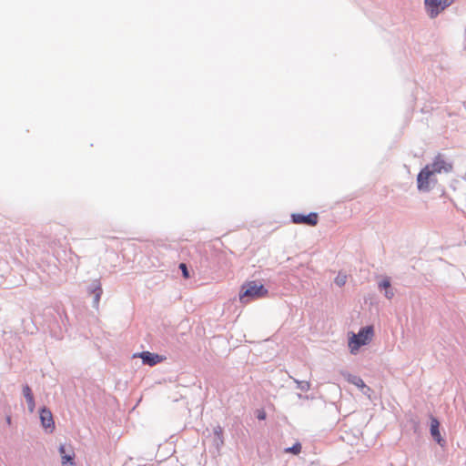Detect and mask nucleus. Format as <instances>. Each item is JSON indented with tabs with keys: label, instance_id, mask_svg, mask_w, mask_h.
I'll use <instances>...</instances> for the list:
<instances>
[{
	"label": "nucleus",
	"instance_id": "1",
	"mask_svg": "<svg viewBox=\"0 0 466 466\" xmlns=\"http://www.w3.org/2000/svg\"><path fill=\"white\" fill-rule=\"evenodd\" d=\"M374 337L373 326H366L355 334H349L348 346L351 354H357L360 347L368 345Z\"/></svg>",
	"mask_w": 466,
	"mask_h": 466
},
{
	"label": "nucleus",
	"instance_id": "2",
	"mask_svg": "<svg viewBox=\"0 0 466 466\" xmlns=\"http://www.w3.org/2000/svg\"><path fill=\"white\" fill-rule=\"evenodd\" d=\"M268 289L260 283L252 280L244 283L239 293V299L247 304L250 300L262 299L268 296Z\"/></svg>",
	"mask_w": 466,
	"mask_h": 466
},
{
	"label": "nucleus",
	"instance_id": "3",
	"mask_svg": "<svg viewBox=\"0 0 466 466\" xmlns=\"http://www.w3.org/2000/svg\"><path fill=\"white\" fill-rule=\"evenodd\" d=\"M452 2L453 0H425V7L428 15L434 18L451 5Z\"/></svg>",
	"mask_w": 466,
	"mask_h": 466
},
{
	"label": "nucleus",
	"instance_id": "4",
	"mask_svg": "<svg viewBox=\"0 0 466 466\" xmlns=\"http://www.w3.org/2000/svg\"><path fill=\"white\" fill-rule=\"evenodd\" d=\"M434 175L431 171V167L426 166L418 175L417 183L418 188L420 191H429L431 189V183L435 182L432 178Z\"/></svg>",
	"mask_w": 466,
	"mask_h": 466
},
{
	"label": "nucleus",
	"instance_id": "5",
	"mask_svg": "<svg viewBox=\"0 0 466 466\" xmlns=\"http://www.w3.org/2000/svg\"><path fill=\"white\" fill-rule=\"evenodd\" d=\"M291 221L294 224H303V225L314 227L319 222V215L316 212H311L308 215L293 213L291 215Z\"/></svg>",
	"mask_w": 466,
	"mask_h": 466
},
{
	"label": "nucleus",
	"instance_id": "6",
	"mask_svg": "<svg viewBox=\"0 0 466 466\" xmlns=\"http://www.w3.org/2000/svg\"><path fill=\"white\" fill-rule=\"evenodd\" d=\"M429 166L431 167V171L433 175L440 174L441 172H449L452 168V166L447 163L441 155H438L433 163Z\"/></svg>",
	"mask_w": 466,
	"mask_h": 466
},
{
	"label": "nucleus",
	"instance_id": "7",
	"mask_svg": "<svg viewBox=\"0 0 466 466\" xmlns=\"http://www.w3.org/2000/svg\"><path fill=\"white\" fill-rule=\"evenodd\" d=\"M40 420L42 426L46 430H49L50 432H52L55 430V421L53 419V415L49 410L46 408L41 409Z\"/></svg>",
	"mask_w": 466,
	"mask_h": 466
},
{
	"label": "nucleus",
	"instance_id": "8",
	"mask_svg": "<svg viewBox=\"0 0 466 466\" xmlns=\"http://www.w3.org/2000/svg\"><path fill=\"white\" fill-rule=\"evenodd\" d=\"M440 422L439 420L434 418V417H431V436L433 437V439L441 445V446H443L445 441L443 440V438L441 437V432H440Z\"/></svg>",
	"mask_w": 466,
	"mask_h": 466
},
{
	"label": "nucleus",
	"instance_id": "9",
	"mask_svg": "<svg viewBox=\"0 0 466 466\" xmlns=\"http://www.w3.org/2000/svg\"><path fill=\"white\" fill-rule=\"evenodd\" d=\"M59 453L61 455V463L62 465L64 462H72L75 460L76 454L71 446L66 447V445H60Z\"/></svg>",
	"mask_w": 466,
	"mask_h": 466
},
{
	"label": "nucleus",
	"instance_id": "10",
	"mask_svg": "<svg viewBox=\"0 0 466 466\" xmlns=\"http://www.w3.org/2000/svg\"><path fill=\"white\" fill-rule=\"evenodd\" d=\"M143 363L153 366L163 360V358L158 354L151 353L149 351H143L139 354Z\"/></svg>",
	"mask_w": 466,
	"mask_h": 466
},
{
	"label": "nucleus",
	"instance_id": "11",
	"mask_svg": "<svg viewBox=\"0 0 466 466\" xmlns=\"http://www.w3.org/2000/svg\"><path fill=\"white\" fill-rule=\"evenodd\" d=\"M379 288L380 289H385V296L388 298V299H391L393 296H394V293L391 289H390V279H384L380 284H379Z\"/></svg>",
	"mask_w": 466,
	"mask_h": 466
},
{
	"label": "nucleus",
	"instance_id": "12",
	"mask_svg": "<svg viewBox=\"0 0 466 466\" xmlns=\"http://www.w3.org/2000/svg\"><path fill=\"white\" fill-rule=\"evenodd\" d=\"M301 444L299 442H296L292 447L286 448L285 452L298 455L301 452Z\"/></svg>",
	"mask_w": 466,
	"mask_h": 466
},
{
	"label": "nucleus",
	"instance_id": "13",
	"mask_svg": "<svg viewBox=\"0 0 466 466\" xmlns=\"http://www.w3.org/2000/svg\"><path fill=\"white\" fill-rule=\"evenodd\" d=\"M349 381L360 389H363L366 387L362 379H360V377H357V376H350L349 378Z\"/></svg>",
	"mask_w": 466,
	"mask_h": 466
},
{
	"label": "nucleus",
	"instance_id": "14",
	"mask_svg": "<svg viewBox=\"0 0 466 466\" xmlns=\"http://www.w3.org/2000/svg\"><path fill=\"white\" fill-rule=\"evenodd\" d=\"M346 282H347V275L346 274L339 273L338 276L335 278V283L339 287L344 286Z\"/></svg>",
	"mask_w": 466,
	"mask_h": 466
},
{
	"label": "nucleus",
	"instance_id": "15",
	"mask_svg": "<svg viewBox=\"0 0 466 466\" xmlns=\"http://www.w3.org/2000/svg\"><path fill=\"white\" fill-rule=\"evenodd\" d=\"M23 394L25 398V400H29V398H33V393H32V390L30 389V387L28 385H25L24 388H23Z\"/></svg>",
	"mask_w": 466,
	"mask_h": 466
},
{
	"label": "nucleus",
	"instance_id": "16",
	"mask_svg": "<svg viewBox=\"0 0 466 466\" xmlns=\"http://www.w3.org/2000/svg\"><path fill=\"white\" fill-rule=\"evenodd\" d=\"M179 268H180V269H181V271H182L183 277H184L185 279H188V278H189V272H188V270H187V268L186 264H185V263H181V264L179 265Z\"/></svg>",
	"mask_w": 466,
	"mask_h": 466
},
{
	"label": "nucleus",
	"instance_id": "17",
	"mask_svg": "<svg viewBox=\"0 0 466 466\" xmlns=\"http://www.w3.org/2000/svg\"><path fill=\"white\" fill-rule=\"evenodd\" d=\"M26 402H27V405H28L29 411L33 412L34 410H35V400H34V397L33 398H29V400H26Z\"/></svg>",
	"mask_w": 466,
	"mask_h": 466
},
{
	"label": "nucleus",
	"instance_id": "18",
	"mask_svg": "<svg viewBox=\"0 0 466 466\" xmlns=\"http://www.w3.org/2000/svg\"><path fill=\"white\" fill-rule=\"evenodd\" d=\"M95 292H96V298H95V301L96 303L97 304L98 301H99V299H100V296L102 294V289L100 286H98L96 289H95Z\"/></svg>",
	"mask_w": 466,
	"mask_h": 466
},
{
	"label": "nucleus",
	"instance_id": "19",
	"mask_svg": "<svg viewBox=\"0 0 466 466\" xmlns=\"http://www.w3.org/2000/svg\"><path fill=\"white\" fill-rule=\"evenodd\" d=\"M62 466H76V463L75 461H72V462H64V464Z\"/></svg>",
	"mask_w": 466,
	"mask_h": 466
},
{
	"label": "nucleus",
	"instance_id": "20",
	"mask_svg": "<svg viewBox=\"0 0 466 466\" xmlns=\"http://www.w3.org/2000/svg\"><path fill=\"white\" fill-rule=\"evenodd\" d=\"M258 419H260V420L265 419V414L259 415V416H258Z\"/></svg>",
	"mask_w": 466,
	"mask_h": 466
}]
</instances>
